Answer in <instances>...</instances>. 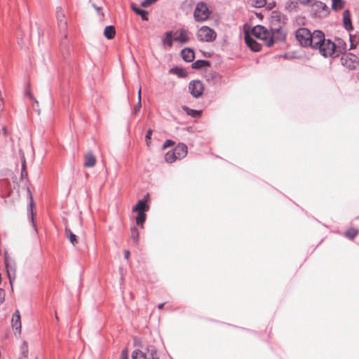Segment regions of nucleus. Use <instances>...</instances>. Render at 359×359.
<instances>
[{"label": "nucleus", "instance_id": "f257e3e1", "mask_svg": "<svg viewBox=\"0 0 359 359\" xmlns=\"http://www.w3.org/2000/svg\"><path fill=\"white\" fill-rule=\"evenodd\" d=\"M251 36L263 41L268 47H270L273 43L271 34L262 25L254 27L251 30Z\"/></svg>", "mask_w": 359, "mask_h": 359}, {"label": "nucleus", "instance_id": "f03ea898", "mask_svg": "<svg viewBox=\"0 0 359 359\" xmlns=\"http://www.w3.org/2000/svg\"><path fill=\"white\" fill-rule=\"evenodd\" d=\"M319 53L324 57H335L341 53V50H337V45L330 39H324L320 47L318 49Z\"/></svg>", "mask_w": 359, "mask_h": 359}, {"label": "nucleus", "instance_id": "7ed1b4c3", "mask_svg": "<svg viewBox=\"0 0 359 359\" xmlns=\"http://www.w3.org/2000/svg\"><path fill=\"white\" fill-rule=\"evenodd\" d=\"M217 34L215 30L207 26H203L197 32V37L199 41L212 42L215 40Z\"/></svg>", "mask_w": 359, "mask_h": 359}, {"label": "nucleus", "instance_id": "20e7f679", "mask_svg": "<svg viewBox=\"0 0 359 359\" xmlns=\"http://www.w3.org/2000/svg\"><path fill=\"white\" fill-rule=\"evenodd\" d=\"M210 12L207 4L203 1L196 4L194 11V18L196 21L206 20L210 16Z\"/></svg>", "mask_w": 359, "mask_h": 359}, {"label": "nucleus", "instance_id": "39448f33", "mask_svg": "<svg viewBox=\"0 0 359 359\" xmlns=\"http://www.w3.org/2000/svg\"><path fill=\"white\" fill-rule=\"evenodd\" d=\"M295 36L301 46L309 47V45H311V33L308 29L304 27L299 28L296 31Z\"/></svg>", "mask_w": 359, "mask_h": 359}, {"label": "nucleus", "instance_id": "423d86ee", "mask_svg": "<svg viewBox=\"0 0 359 359\" xmlns=\"http://www.w3.org/2000/svg\"><path fill=\"white\" fill-rule=\"evenodd\" d=\"M341 65L349 69H355L359 64L358 57L353 53L344 54L341 57Z\"/></svg>", "mask_w": 359, "mask_h": 359}, {"label": "nucleus", "instance_id": "0eeeda50", "mask_svg": "<svg viewBox=\"0 0 359 359\" xmlns=\"http://www.w3.org/2000/svg\"><path fill=\"white\" fill-rule=\"evenodd\" d=\"M180 40V34L173 32L172 31L166 32L162 38L163 46L165 49L168 50L172 46L173 41Z\"/></svg>", "mask_w": 359, "mask_h": 359}, {"label": "nucleus", "instance_id": "6e6552de", "mask_svg": "<svg viewBox=\"0 0 359 359\" xmlns=\"http://www.w3.org/2000/svg\"><path fill=\"white\" fill-rule=\"evenodd\" d=\"M203 90V84L198 80L191 81L189 84V91L196 98L201 97Z\"/></svg>", "mask_w": 359, "mask_h": 359}, {"label": "nucleus", "instance_id": "1a4fd4ad", "mask_svg": "<svg viewBox=\"0 0 359 359\" xmlns=\"http://www.w3.org/2000/svg\"><path fill=\"white\" fill-rule=\"evenodd\" d=\"M56 18L57 20L58 27L60 32L65 34V37H67L66 30L67 29V22L65 15L61 7H57L56 9Z\"/></svg>", "mask_w": 359, "mask_h": 359}, {"label": "nucleus", "instance_id": "9d476101", "mask_svg": "<svg viewBox=\"0 0 359 359\" xmlns=\"http://www.w3.org/2000/svg\"><path fill=\"white\" fill-rule=\"evenodd\" d=\"M325 39V34L322 31L315 30L311 33V45H309V46L317 50L318 47H320Z\"/></svg>", "mask_w": 359, "mask_h": 359}, {"label": "nucleus", "instance_id": "9b49d317", "mask_svg": "<svg viewBox=\"0 0 359 359\" xmlns=\"http://www.w3.org/2000/svg\"><path fill=\"white\" fill-rule=\"evenodd\" d=\"M245 41L247 46L254 52H258L261 50L260 43H257L251 35L245 34Z\"/></svg>", "mask_w": 359, "mask_h": 359}, {"label": "nucleus", "instance_id": "f8f14e48", "mask_svg": "<svg viewBox=\"0 0 359 359\" xmlns=\"http://www.w3.org/2000/svg\"><path fill=\"white\" fill-rule=\"evenodd\" d=\"M11 323L13 329L20 334L21 333V321L20 314L18 310H16L13 314Z\"/></svg>", "mask_w": 359, "mask_h": 359}, {"label": "nucleus", "instance_id": "ddd939ff", "mask_svg": "<svg viewBox=\"0 0 359 359\" xmlns=\"http://www.w3.org/2000/svg\"><path fill=\"white\" fill-rule=\"evenodd\" d=\"M148 195L145 196L142 200H139L137 204L133 208V212H144L149 210V205L147 204V198Z\"/></svg>", "mask_w": 359, "mask_h": 359}, {"label": "nucleus", "instance_id": "4468645a", "mask_svg": "<svg viewBox=\"0 0 359 359\" xmlns=\"http://www.w3.org/2000/svg\"><path fill=\"white\" fill-rule=\"evenodd\" d=\"M5 266L6 269V273L8 278L9 279L10 283L12 285V282L15 278V272L16 267L15 263H11V262L5 263Z\"/></svg>", "mask_w": 359, "mask_h": 359}, {"label": "nucleus", "instance_id": "2eb2a0df", "mask_svg": "<svg viewBox=\"0 0 359 359\" xmlns=\"http://www.w3.org/2000/svg\"><path fill=\"white\" fill-rule=\"evenodd\" d=\"M181 57L186 62H192L195 58L194 50L189 48L181 50Z\"/></svg>", "mask_w": 359, "mask_h": 359}, {"label": "nucleus", "instance_id": "dca6fc26", "mask_svg": "<svg viewBox=\"0 0 359 359\" xmlns=\"http://www.w3.org/2000/svg\"><path fill=\"white\" fill-rule=\"evenodd\" d=\"M343 22L344 27L346 30L353 29V27L351 25V20L350 18V12L348 10H346L343 13Z\"/></svg>", "mask_w": 359, "mask_h": 359}, {"label": "nucleus", "instance_id": "f3484780", "mask_svg": "<svg viewBox=\"0 0 359 359\" xmlns=\"http://www.w3.org/2000/svg\"><path fill=\"white\" fill-rule=\"evenodd\" d=\"M96 159L92 152H88L85 158L84 166L91 168L95 165Z\"/></svg>", "mask_w": 359, "mask_h": 359}, {"label": "nucleus", "instance_id": "a211bd4d", "mask_svg": "<svg viewBox=\"0 0 359 359\" xmlns=\"http://www.w3.org/2000/svg\"><path fill=\"white\" fill-rule=\"evenodd\" d=\"M116 34L115 27L112 25L107 26L104 30V36L107 39H112Z\"/></svg>", "mask_w": 359, "mask_h": 359}, {"label": "nucleus", "instance_id": "6ab92c4d", "mask_svg": "<svg viewBox=\"0 0 359 359\" xmlns=\"http://www.w3.org/2000/svg\"><path fill=\"white\" fill-rule=\"evenodd\" d=\"M65 236L73 245L78 243L76 236L67 226L65 227Z\"/></svg>", "mask_w": 359, "mask_h": 359}, {"label": "nucleus", "instance_id": "aec40b11", "mask_svg": "<svg viewBox=\"0 0 359 359\" xmlns=\"http://www.w3.org/2000/svg\"><path fill=\"white\" fill-rule=\"evenodd\" d=\"M175 149H176L170 150L165 154V160L167 163H172L176 161Z\"/></svg>", "mask_w": 359, "mask_h": 359}, {"label": "nucleus", "instance_id": "412c9836", "mask_svg": "<svg viewBox=\"0 0 359 359\" xmlns=\"http://www.w3.org/2000/svg\"><path fill=\"white\" fill-rule=\"evenodd\" d=\"M183 109L186 111L187 115L193 118H198L201 116L202 114L201 110L191 109L187 107H183Z\"/></svg>", "mask_w": 359, "mask_h": 359}, {"label": "nucleus", "instance_id": "4be33fe9", "mask_svg": "<svg viewBox=\"0 0 359 359\" xmlns=\"http://www.w3.org/2000/svg\"><path fill=\"white\" fill-rule=\"evenodd\" d=\"M210 65V63L208 60H198L192 63L191 67L193 69H201L203 67H209Z\"/></svg>", "mask_w": 359, "mask_h": 359}, {"label": "nucleus", "instance_id": "5701e85b", "mask_svg": "<svg viewBox=\"0 0 359 359\" xmlns=\"http://www.w3.org/2000/svg\"><path fill=\"white\" fill-rule=\"evenodd\" d=\"M147 359H158L156 350L154 346H149L147 348Z\"/></svg>", "mask_w": 359, "mask_h": 359}, {"label": "nucleus", "instance_id": "b1692460", "mask_svg": "<svg viewBox=\"0 0 359 359\" xmlns=\"http://www.w3.org/2000/svg\"><path fill=\"white\" fill-rule=\"evenodd\" d=\"M18 359H28V345L26 342H23L20 347V356Z\"/></svg>", "mask_w": 359, "mask_h": 359}, {"label": "nucleus", "instance_id": "393cba45", "mask_svg": "<svg viewBox=\"0 0 359 359\" xmlns=\"http://www.w3.org/2000/svg\"><path fill=\"white\" fill-rule=\"evenodd\" d=\"M130 232H131V238L133 241V242L137 245L139 243V236L140 233L137 227L132 226L130 228Z\"/></svg>", "mask_w": 359, "mask_h": 359}, {"label": "nucleus", "instance_id": "a878e982", "mask_svg": "<svg viewBox=\"0 0 359 359\" xmlns=\"http://www.w3.org/2000/svg\"><path fill=\"white\" fill-rule=\"evenodd\" d=\"M146 220V214L144 212H137V215L136 216L135 221L136 224L141 227H143V224Z\"/></svg>", "mask_w": 359, "mask_h": 359}, {"label": "nucleus", "instance_id": "bb28decb", "mask_svg": "<svg viewBox=\"0 0 359 359\" xmlns=\"http://www.w3.org/2000/svg\"><path fill=\"white\" fill-rule=\"evenodd\" d=\"M358 233V230L355 229V228H351V229H348L346 232H345V236L350 238V239H353Z\"/></svg>", "mask_w": 359, "mask_h": 359}, {"label": "nucleus", "instance_id": "cd10ccee", "mask_svg": "<svg viewBox=\"0 0 359 359\" xmlns=\"http://www.w3.org/2000/svg\"><path fill=\"white\" fill-rule=\"evenodd\" d=\"M133 359H147L145 353L140 350H135L132 354Z\"/></svg>", "mask_w": 359, "mask_h": 359}, {"label": "nucleus", "instance_id": "c85d7f7f", "mask_svg": "<svg viewBox=\"0 0 359 359\" xmlns=\"http://www.w3.org/2000/svg\"><path fill=\"white\" fill-rule=\"evenodd\" d=\"M344 2L342 0H332V8L334 10H340L343 8Z\"/></svg>", "mask_w": 359, "mask_h": 359}, {"label": "nucleus", "instance_id": "c756f323", "mask_svg": "<svg viewBox=\"0 0 359 359\" xmlns=\"http://www.w3.org/2000/svg\"><path fill=\"white\" fill-rule=\"evenodd\" d=\"M251 5L255 8H262L266 4V0H250Z\"/></svg>", "mask_w": 359, "mask_h": 359}, {"label": "nucleus", "instance_id": "7c9ffc66", "mask_svg": "<svg viewBox=\"0 0 359 359\" xmlns=\"http://www.w3.org/2000/svg\"><path fill=\"white\" fill-rule=\"evenodd\" d=\"M135 13L137 15H140L141 18L143 20H148V12L147 11H146L144 10H142V9H140V8H137V9L135 10Z\"/></svg>", "mask_w": 359, "mask_h": 359}, {"label": "nucleus", "instance_id": "2f4dec72", "mask_svg": "<svg viewBox=\"0 0 359 359\" xmlns=\"http://www.w3.org/2000/svg\"><path fill=\"white\" fill-rule=\"evenodd\" d=\"M141 107V88L140 87L138 90V102L137 105L134 108L133 113L137 114L140 110Z\"/></svg>", "mask_w": 359, "mask_h": 359}, {"label": "nucleus", "instance_id": "473e14b6", "mask_svg": "<svg viewBox=\"0 0 359 359\" xmlns=\"http://www.w3.org/2000/svg\"><path fill=\"white\" fill-rule=\"evenodd\" d=\"M337 50H341V53L346 50V43L341 39H337Z\"/></svg>", "mask_w": 359, "mask_h": 359}, {"label": "nucleus", "instance_id": "72a5a7b5", "mask_svg": "<svg viewBox=\"0 0 359 359\" xmlns=\"http://www.w3.org/2000/svg\"><path fill=\"white\" fill-rule=\"evenodd\" d=\"M32 206H33V201H32V198L31 197V201H30V203H29V210L31 212V221H32V223L33 224V226L35 229V231H36V224H34V214H33V210H32Z\"/></svg>", "mask_w": 359, "mask_h": 359}, {"label": "nucleus", "instance_id": "f704fd0d", "mask_svg": "<svg viewBox=\"0 0 359 359\" xmlns=\"http://www.w3.org/2000/svg\"><path fill=\"white\" fill-rule=\"evenodd\" d=\"M158 0H144L141 3V6H142L144 8L149 7V6L154 4Z\"/></svg>", "mask_w": 359, "mask_h": 359}, {"label": "nucleus", "instance_id": "c9c22d12", "mask_svg": "<svg viewBox=\"0 0 359 359\" xmlns=\"http://www.w3.org/2000/svg\"><path fill=\"white\" fill-rule=\"evenodd\" d=\"M187 154V147L186 144L181 143V158L186 156Z\"/></svg>", "mask_w": 359, "mask_h": 359}, {"label": "nucleus", "instance_id": "e433bc0d", "mask_svg": "<svg viewBox=\"0 0 359 359\" xmlns=\"http://www.w3.org/2000/svg\"><path fill=\"white\" fill-rule=\"evenodd\" d=\"M175 144V142L171 140H167L164 144H163L162 149H165L167 147L173 146Z\"/></svg>", "mask_w": 359, "mask_h": 359}, {"label": "nucleus", "instance_id": "4c0bfd02", "mask_svg": "<svg viewBox=\"0 0 359 359\" xmlns=\"http://www.w3.org/2000/svg\"><path fill=\"white\" fill-rule=\"evenodd\" d=\"M169 73H170V74H175V75H177L178 77H180V67H175L171 68V69L169 70Z\"/></svg>", "mask_w": 359, "mask_h": 359}, {"label": "nucleus", "instance_id": "58836bf2", "mask_svg": "<svg viewBox=\"0 0 359 359\" xmlns=\"http://www.w3.org/2000/svg\"><path fill=\"white\" fill-rule=\"evenodd\" d=\"M151 135H152V130L151 129H149L147 132V134L145 135V139H146V142H147V144L149 146V140L151 139Z\"/></svg>", "mask_w": 359, "mask_h": 359}, {"label": "nucleus", "instance_id": "ea45409f", "mask_svg": "<svg viewBox=\"0 0 359 359\" xmlns=\"http://www.w3.org/2000/svg\"><path fill=\"white\" fill-rule=\"evenodd\" d=\"M300 3L305 6H312L316 0H299Z\"/></svg>", "mask_w": 359, "mask_h": 359}, {"label": "nucleus", "instance_id": "a19ab883", "mask_svg": "<svg viewBox=\"0 0 359 359\" xmlns=\"http://www.w3.org/2000/svg\"><path fill=\"white\" fill-rule=\"evenodd\" d=\"M294 6H295L294 5V3L292 1H288L285 4V9H287V10H291Z\"/></svg>", "mask_w": 359, "mask_h": 359}, {"label": "nucleus", "instance_id": "79ce46f5", "mask_svg": "<svg viewBox=\"0 0 359 359\" xmlns=\"http://www.w3.org/2000/svg\"><path fill=\"white\" fill-rule=\"evenodd\" d=\"M92 6L97 11L98 15L103 16V13L101 11V7L97 6L94 4H93Z\"/></svg>", "mask_w": 359, "mask_h": 359}, {"label": "nucleus", "instance_id": "37998d69", "mask_svg": "<svg viewBox=\"0 0 359 359\" xmlns=\"http://www.w3.org/2000/svg\"><path fill=\"white\" fill-rule=\"evenodd\" d=\"M121 359H128V351L126 349L122 351Z\"/></svg>", "mask_w": 359, "mask_h": 359}, {"label": "nucleus", "instance_id": "c03bdc74", "mask_svg": "<svg viewBox=\"0 0 359 359\" xmlns=\"http://www.w3.org/2000/svg\"><path fill=\"white\" fill-rule=\"evenodd\" d=\"M5 297V292L3 289L0 288V304L3 302Z\"/></svg>", "mask_w": 359, "mask_h": 359}, {"label": "nucleus", "instance_id": "a18cd8bd", "mask_svg": "<svg viewBox=\"0 0 359 359\" xmlns=\"http://www.w3.org/2000/svg\"><path fill=\"white\" fill-rule=\"evenodd\" d=\"M11 262V261H10V259H9V257H8V251L5 250L4 251V263H7V262Z\"/></svg>", "mask_w": 359, "mask_h": 359}, {"label": "nucleus", "instance_id": "49530a36", "mask_svg": "<svg viewBox=\"0 0 359 359\" xmlns=\"http://www.w3.org/2000/svg\"><path fill=\"white\" fill-rule=\"evenodd\" d=\"M187 40V36L184 30L181 29V42Z\"/></svg>", "mask_w": 359, "mask_h": 359}, {"label": "nucleus", "instance_id": "de8ad7c7", "mask_svg": "<svg viewBox=\"0 0 359 359\" xmlns=\"http://www.w3.org/2000/svg\"><path fill=\"white\" fill-rule=\"evenodd\" d=\"M318 6L322 8L323 10H325L327 8L325 4L323 2H318Z\"/></svg>", "mask_w": 359, "mask_h": 359}, {"label": "nucleus", "instance_id": "09e8293b", "mask_svg": "<svg viewBox=\"0 0 359 359\" xmlns=\"http://www.w3.org/2000/svg\"><path fill=\"white\" fill-rule=\"evenodd\" d=\"M130 252L128 250H126L124 251V257L128 259L130 257Z\"/></svg>", "mask_w": 359, "mask_h": 359}, {"label": "nucleus", "instance_id": "8fccbe9b", "mask_svg": "<svg viewBox=\"0 0 359 359\" xmlns=\"http://www.w3.org/2000/svg\"><path fill=\"white\" fill-rule=\"evenodd\" d=\"M26 94L28 95L32 100H34L35 103L38 104V101L34 99V97L32 96V95L31 94V93L29 91H27L26 93Z\"/></svg>", "mask_w": 359, "mask_h": 359}, {"label": "nucleus", "instance_id": "3c124183", "mask_svg": "<svg viewBox=\"0 0 359 359\" xmlns=\"http://www.w3.org/2000/svg\"><path fill=\"white\" fill-rule=\"evenodd\" d=\"M22 170H25V158L24 156L22 157Z\"/></svg>", "mask_w": 359, "mask_h": 359}, {"label": "nucleus", "instance_id": "603ef678", "mask_svg": "<svg viewBox=\"0 0 359 359\" xmlns=\"http://www.w3.org/2000/svg\"><path fill=\"white\" fill-rule=\"evenodd\" d=\"M130 6H131L132 10H133L134 12H135V9H137V8H138L136 6L135 4H134V3H132V4H131V5H130Z\"/></svg>", "mask_w": 359, "mask_h": 359}, {"label": "nucleus", "instance_id": "864d4df0", "mask_svg": "<svg viewBox=\"0 0 359 359\" xmlns=\"http://www.w3.org/2000/svg\"><path fill=\"white\" fill-rule=\"evenodd\" d=\"M164 304H165L164 303H161V304H159L158 305V308L159 309H162L163 308V306H164Z\"/></svg>", "mask_w": 359, "mask_h": 359}, {"label": "nucleus", "instance_id": "5fc2aeb1", "mask_svg": "<svg viewBox=\"0 0 359 359\" xmlns=\"http://www.w3.org/2000/svg\"><path fill=\"white\" fill-rule=\"evenodd\" d=\"M181 77L185 76V73H184L182 69H181V73H180Z\"/></svg>", "mask_w": 359, "mask_h": 359}, {"label": "nucleus", "instance_id": "6e6d98bb", "mask_svg": "<svg viewBox=\"0 0 359 359\" xmlns=\"http://www.w3.org/2000/svg\"><path fill=\"white\" fill-rule=\"evenodd\" d=\"M79 224H81V219L80 217L79 218Z\"/></svg>", "mask_w": 359, "mask_h": 359}, {"label": "nucleus", "instance_id": "4d7b16f0", "mask_svg": "<svg viewBox=\"0 0 359 359\" xmlns=\"http://www.w3.org/2000/svg\"><path fill=\"white\" fill-rule=\"evenodd\" d=\"M24 170H22V175H25Z\"/></svg>", "mask_w": 359, "mask_h": 359}, {"label": "nucleus", "instance_id": "13d9d810", "mask_svg": "<svg viewBox=\"0 0 359 359\" xmlns=\"http://www.w3.org/2000/svg\"><path fill=\"white\" fill-rule=\"evenodd\" d=\"M353 48V44L351 45V48Z\"/></svg>", "mask_w": 359, "mask_h": 359}, {"label": "nucleus", "instance_id": "bf43d9fd", "mask_svg": "<svg viewBox=\"0 0 359 359\" xmlns=\"http://www.w3.org/2000/svg\"><path fill=\"white\" fill-rule=\"evenodd\" d=\"M36 359H38L37 358Z\"/></svg>", "mask_w": 359, "mask_h": 359}]
</instances>
